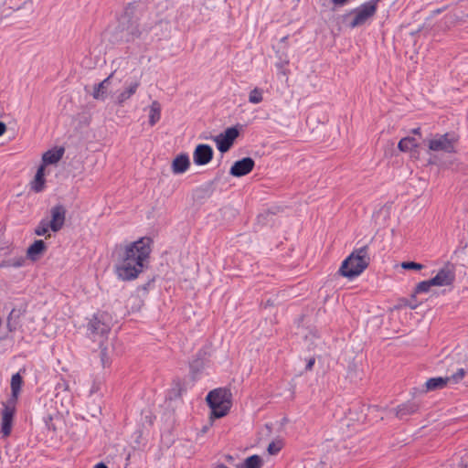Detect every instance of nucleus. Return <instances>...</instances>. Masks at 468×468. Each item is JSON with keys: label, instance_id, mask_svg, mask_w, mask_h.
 <instances>
[{"label": "nucleus", "instance_id": "f257e3e1", "mask_svg": "<svg viewBox=\"0 0 468 468\" xmlns=\"http://www.w3.org/2000/svg\"><path fill=\"white\" fill-rule=\"evenodd\" d=\"M169 23L163 19H153L144 5L130 3L118 20L112 34L113 43H134L148 45L167 37Z\"/></svg>", "mask_w": 468, "mask_h": 468}, {"label": "nucleus", "instance_id": "f03ea898", "mask_svg": "<svg viewBox=\"0 0 468 468\" xmlns=\"http://www.w3.org/2000/svg\"><path fill=\"white\" fill-rule=\"evenodd\" d=\"M152 243L151 238L143 237L116 248L114 271L119 280L133 281L148 269Z\"/></svg>", "mask_w": 468, "mask_h": 468}, {"label": "nucleus", "instance_id": "7ed1b4c3", "mask_svg": "<svg viewBox=\"0 0 468 468\" xmlns=\"http://www.w3.org/2000/svg\"><path fill=\"white\" fill-rule=\"evenodd\" d=\"M369 262L368 246L365 245L353 250L342 262L339 272L342 276L352 280L359 276L367 268Z\"/></svg>", "mask_w": 468, "mask_h": 468}, {"label": "nucleus", "instance_id": "20e7f679", "mask_svg": "<svg viewBox=\"0 0 468 468\" xmlns=\"http://www.w3.org/2000/svg\"><path fill=\"white\" fill-rule=\"evenodd\" d=\"M111 331L108 323V315L105 314H96L87 324V336L93 342L98 343L99 346H102Z\"/></svg>", "mask_w": 468, "mask_h": 468}, {"label": "nucleus", "instance_id": "39448f33", "mask_svg": "<svg viewBox=\"0 0 468 468\" xmlns=\"http://www.w3.org/2000/svg\"><path fill=\"white\" fill-rule=\"evenodd\" d=\"M206 400L211 409V416L222 418L229 410V392L222 388H216L208 392Z\"/></svg>", "mask_w": 468, "mask_h": 468}, {"label": "nucleus", "instance_id": "423d86ee", "mask_svg": "<svg viewBox=\"0 0 468 468\" xmlns=\"http://www.w3.org/2000/svg\"><path fill=\"white\" fill-rule=\"evenodd\" d=\"M459 135L454 132L443 134L436 133L428 141V147L433 152H444L448 154L456 152Z\"/></svg>", "mask_w": 468, "mask_h": 468}, {"label": "nucleus", "instance_id": "0eeeda50", "mask_svg": "<svg viewBox=\"0 0 468 468\" xmlns=\"http://www.w3.org/2000/svg\"><path fill=\"white\" fill-rule=\"evenodd\" d=\"M378 6L370 0L353 9L351 14L354 15L349 26L352 28L364 25L377 12Z\"/></svg>", "mask_w": 468, "mask_h": 468}, {"label": "nucleus", "instance_id": "6e6552de", "mask_svg": "<svg viewBox=\"0 0 468 468\" xmlns=\"http://www.w3.org/2000/svg\"><path fill=\"white\" fill-rule=\"evenodd\" d=\"M16 404L12 401H6L3 403V409L1 410V433L3 437L10 435L13 425V419L16 412Z\"/></svg>", "mask_w": 468, "mask_h": 468}, {"label": "nucleus", "instance_id": "1a4fd4ad", "mask_svg": "<svg viewBox=\"0 0 468 468\" xmlns=\"http://www.w3.org/2000/svg\"><path fill=\"white\" fill-rule=\"evenodd\" d=\"M66 207L61 204H58L51 207V218L50 220H48V223L53 232H58L63 228L66 219Z\"/></svg>", "mask_w": 468, "mask_h": 468}, {"label": "nucleus", "instance_id": "9d476101", "mask_svg": "<svg viewBox=\"0 0 468 468\" xmlns=\"http://www.w3.org/2000/svg\"><path fill=\"white\" fill-rule=\"evenodd\" d=\"M455 280V271L452 264H446L437 274L431 279L434 286L451 285Z\"/></svg>", "mask_w": 468, "mask_h": 468}, {"label": "nucleus", "instance_id": "9b49d317", "mask_svg": "<svg viewBox=\"0 0 468 468\" xmlns=\"http://www.w3.org/2000/svg\"><path fill=\"white\" fill-rule=\"evenodd\" d=\"M255 162L250 157H244L236 161L230 167L229 174L236 177L248 175L254 167Z\"/></svg>", "mask_w": 468, "mask_h": 468}, {"label": "nucleus", "instance_id": "f8f14e48", "mask_svg": "<svg viewBox=\"0 0 468 468\" xmlns=\"http://www.w3.org/2000/svg\"><path fill=\"white\" fill-rule=\"evenodd\" d=\"M213 154L214 152L210 145L198 144L193 153L194 163L197 165H205L211 161Z\"/></svg>", "mask_w": 468, "mask_h": 468}, {"label": "nucleus", "instance_id": "ddd939ff", "mask_svg": "<svg viewBox=\"0 0 468 468\" xmlns=\"http://www.w3.org/2000/svg\"><path fill=\"white\" fill-rule=\"evenodd\" d=\"M113 80V73L110 74L106 79H104L101 82L94 86L92 97L95 100L104 101L107 98L109 88Z\"/></svg>", "mask_w": 468, "mask_h": 468}, {"label": "nucleus", "instance_id": "4468645a", "mask_svg": "<svg viewBox=\"0 0 468 468\" xmlns=\"http://www.w3.org/2000/svg\"><path fill=\"white\" fill-rule=\"evenodd\" d=\"M65 149L63 147H55L45 152L42 155L41 165L46 166L57 164L63 157Z\"/></svg>", "mask_w": 468, "mask_h": 468}, {"label": "nucleus", "instance_id": "2eb2a0df", "mask_svg": "<svg viewBox=\"0 0 468 468\" xmlns=\"http://www.w3.org/2000/svg\"><path fill=\"white\" fill-rule=\"evenodd\" d=\"M20 372L21 370L14 374L11 378V398L8 401H12V403H16L23 385V377Z\"/></svg>", "mask_w": 468, "mask_h": 468}, {"label": "nucleus", "instance_id": "dca6fc26", "mask_svg": "<svg viewBox=\"0 0 468 468\" xmlns=\"http://www.w3.org/2000/svg\"><path fill=\"white\" fill-rule=\"evenodd\" d=\"M419 408L420 405L416 401H407L397 407L396 415L399 419H404L407 416L416 413Z\"/></svg>", "mask_w": 468, "mask_h": 468}, {"label": "nucleus", "instance_id": "f3484780", "mask_svg": "<svg viewBox=\"0 0 468 468\" xmlns=\"http://www.w3.org/2000/svg\"><path fill=\"white\" fill-rule=\"evenodd\" d=\"M189 157L186 154L177 155L172 164V170L174 174H183L189 167Z\"/></svg>", "mask_w": 468, "mask_h": 468}, {"label": "nucleus", "instance_id": "a211bd4d", "mask_svg": "<svg viewBox=\"0 0 468 468\" xmlns=\"http://www.w3.org/2000/svg\"><path fill=\"white\" fill-rule=\"evenodd\" d=\"M46 243L42 239H37L28 247L27 255L30 260L36 261L46 250Z\"/></svg>", "mask_w": 468, "mask_h": 468}, {"label": "nucleus", "instance_id": "6ab92c4d", "mask_svg": "<svg viewBox=\"0 0 468 468\" xmlns=\"http://www.w3.org/2000/svg\"><path fill=\"white\" fill-rule=\"evenodd\" d=\"M45 168L46 166L41 165L37 168L34 180L31 182V189L36 193L42 192L45 188Z\"/></svg>", "mask_w": 468, "mask_h": 468}, {"label": "nucleus", "instance_id": "aec40b11", "mask_svg": "<svg viewBox=\"0 0 468 468\" xmlns=\"http://www.w3.org/2000/svg\"><path fill=\"white\" fill-rule=\"evenodd\" d=\"M139 85L140 84L138 81L131 83L124 90L117 95L116 103L120 106H122L124 102L136 92Z\"/></svg>", "mask_w": 468, "mask_h": 468}, {"label": "nucleus", "instance_id": "412c9836", "mask_svg": "<svg viewBox=\"0 0 468 468\" xmlns=\"http://www.w3.org/2000/svg\"><path fill=\"white\" fill-rule=\"evenodd\" d=\"M448 382L449 381L447 377L431 378L428 379L425 383V391L441 389L447 385Z\"/></svg>", "mask_w": 468, "mask_h": 468}, {"label": "nucleus", "instance_id": "4be33fe9", "mask_svg": "<svg viewBox=\"0 0 468 468\" xmlns=\"http://www.w3.org/2000/svg\"><path fill=\"white\" fill-rule=\"evenodd\" d=\"M262 465L261 458L257 455H251L237 465V468H261Z\"/></svg>", "mask_w": 468, "mask_h": 468}, {"label": "nucleus", "instance_id": "5701e85b", "mask_svg": "<svg viewBox=\"0 0 468 468\" xmlns=\"http://www.w3.org/2000/svg\"><path fill=\"white\" fill-rule=\"evenodd\" d=\"M161 118V106L154 101L152 102L149 110V123L154 126Z\"/></svg>", "mask_w": 468, "mask_h": 468}, {"label": "nucleus", "instance_id": "b1692460", "mask_svg": "<svg viewBox=\"0 0 468 468\" xmlns=\"http://www.w3.org/2000/svg\"><path fill=\"white\" fill-rule=\"evenodd\" d=\"M398 147L401 152H409L418 147V143L414 137H404L399 142Z\"/></svg>", "mask_w": 468, "mask_h": 468}, {"label": "nucleus", "instance_id": "393cba45", "mask_svg": "<svg viewBox=\"0 0 468 468\" xmlns=\"http://www.w3.org/2000/svg\"><path fill=\"white\" fill-rule=\"evenodd\" d=\"M215 142L217 144V148L221 153L228 152L233 144L221 133L215 137Z\"/></svg>", "mask_w": 468, "mask_h": 468}, {"label": "nucleus", "instance_id": "a878e982", "mask_svg": "<svg viewBox=\"0 0 468 468\" xmlns=\"http://www.w3.org/2000/svg\"><path fill=\"white\" fill-rule=\"evenodd\" d=\"M263 100L262 97V90L259 88H254L249 95V101L253 104H258L261 102Z\"/></svg>", "mask_w": 468, "mask_h": 468}, {"label": "nucleus", "instance_id": "bb28decb", "mask_svg": "<svg viewBox=\"0 0 468 468\" xmlns=\"http://www.w3.org/2000/svg\"><path fill=\"white\" fill-rule=\"evenodd\" d=\"M50 229V226L48 223V219L43 218L40 220L37 228L35 229V234L37 236H44Z\"/></svg>", "mask_w": 468, "mask_h": 468}, {"label": "nucleus", "instance_id": "cd10ccee", "mask_svg": "<svg viewBox=\"0 0 468 468\" xmlns=\"http://www.w3.org/2000/svg\"><path fill=\"white\" fill-rule=\"evenodd\" d=\"M466 371L464 368H458L457 371L447 377L449 382H452L454 384L459 383L465 376Z\"/></svg>", "mask_w": 468, "mask_h": 468}, {"label": "nucleus", "instance_id": "c85d7f7f", "mask_svg": "<svg viewBox=\"0 0 468 468\" xmlns=\"http://www.w3.org/2000/svg\"><path fill=\"white\" fill-rule=\"evenodd\" d=\"M24 263H25V259L23 257H19V258L9 259L7 261H5L2 264V266L19 268V267L23 266Z\"/></svg>", "mask_w": 468, "mask_h": 468}, {"label": "nucleus", "instance_id": "c756f323", "mask_svg": "<svg viewBox=\"0 0 468 468\" xmlns=\"http://www.w3.org/2000/svg\"><path fill=\"white\" fill-rule=\"evenodd\" d=\"M431 286H434V284L431 282V279L422 281L417 284L415 288V293L427 292Z\"/></svg>", "mask_w": 468, "mask_h": 468}, {"label": "nucleus", "instance_id": "7c9ffc66", "mask_svg": "<svg viewBox=\"0 0 468 468\" xmlns=\"http://www.w3.org/2000/svg\"><path fill=\"white\" fill-rule=\"evenodd\" d=\"M221 134L233 144L235 139L239 136V130L236 127H229Z\"/></svg>", "mask_w": 468, "mask_h": 468}, {"label": "nucleus", "instance_id": "2f4dec72", "mask_svg": "<svg viewBox=\"0 0 468 468\" xmlns=\"http://www.w3.org/2000/svg\"><path fill=\"white\" fill-rule=\"evenodd\" d=\"M99 347L101 348L100 357H101V366L103 367H106L110 365V358L108 356V348L105 346V344L102 346H99Z\"/></svg>", "mask_w": 468, "mask_h": 468}, {"label": "nucleus", "instance_id": "473e14b6", "mask_svg": "<svg viewBox=\"0 0 468 468\" xmlns=\"http://www.w3.org/2000/svg\"><path fill=\"white\" fill-rule=\"evenodd\" d=\"M401 267L405 270L420 271L423 268V265L415 261H404L401 263Z\"/></svg>", "mask_w": 468, "mask_h": 468}, {"label": "nucleus", "instance_id": "72a5a7b5", "mask_svg": "<svg viewBox=\"0 0 468 468\" xmlns=\"http://www.w3.org/2000/svg\"><path fill=\"white\" fill-rule=\"evenodd\" d=\"M282 449L281 442H271L268 446V452L271 455L277 454Z\"/></svg>", "mask_w": 468, "mask_h": 468}, {"label": "nucleus", "instance_id": "f704fd0d", "mask_svg": "<svg viewBox=\"0 0 468 468\" xmlns=\"http://www.w3.org/2000/svg\"><path fill=\"white\" fill-rule=\"evenodd\" d=\"M202 366V362H199L197 360L196 361H193L191 364H190V367L192 370H198L199 369V367Z\"/></svg>", "mask_w": 468, "mask_h": 468}, {"label": "nucleus", "instance_id": "c9c22d12", "mask_svg": "<svg viewBox=\"0 0 468 468\" xmlns=\"http://www.w3.org/2000/svg\"><path fill=\"white\" fill-rule=\"evenodd\" d=\"M315 363V359L314 357L310 358L306 364L305 369L311 370Z\"/></svg>", "mask_w": 468, "mask_h": 468}, {"label": "nucleus", "instance_id": "e433bc0d", "mask_svg": "<svg viewBox=\"0 0 468 468\" xmlns=\"http://www.w3.org/2000/svg\"><path fill=\"white\" fill-rule=\"evenodd\" d=\"M346 2H347V0H332V3L335 5H338V6L344 5Z\"/></svg>", "mask_w": 468, "mask_h": 468}, {"label": "nucleus", "instance_id": "4c0bfd02", "mask_svg": "<svg viewBox=\"0 0 468 468\" xmlns=\"http://www.w3.org/2000/svg\"><path fill=\"white\" fill-rule=\"evenodd\" d=\"M5 131L6 125L3 122H0V136L4 134Z\"/></svg>", "mask_w": 468, "mask_h": 468}, {"label": "nucleus", "instance_id": "58836bf2", "mask_svg": "<svg viewBox=\"0 0 468 468\" xmlns=\"http://www.w3.org/2000/svg\"><path fill=\"white\" fill-rule=\"evenodd\" d=\"M93 468H108V466L104 463L101 462V463H96L93 466Z\"/></svg>", "mask_w": 468, "mask_h": 468}, {"label": "nucleus", "instance_id": "ea45409f", "mask_svg": "<svg viewBox=\"0 0 468 468\" xmlns=\"http://www.w3.org/2000/svg\"><path fill=\"white\" fill-rule=\"evenodd\" d=\"M7 326H8L9 331L12 332L15 330V327H12V325H11L10 317L8 318V321H7Z\"/></svg>", "mask_w": 468, "mask_h": 468}, {"label": "nucleus", "instance_id": "a19ab883", "mask_svg": "<svg viewBox=\"0 0 468 468\" xmlns=\"http://www.w3.org/2000/svg\"><path fill=\"white\" fill-rule=\"evenodd\" d=\"M412 133H413L414 134H420V128H415V129H413V130H412Z\"/></svg>", "mask_w": 468, "mask_h": 468}, {"label": "nucleus", "instance_id": "79ce46f5", "mask_svg": "<svg viewBox=\"0 0 468 468\" xmlns=\"http://www.w3.org/2000/svg\"><path fill=\"white\" fill-rule=\"evenodd\" d=\"M215 468H229V467H227V466H226V465H224V464H218V465H217Z\"/></svg>", "mask_w": 468, "mask_h": 468}]
</instances>
